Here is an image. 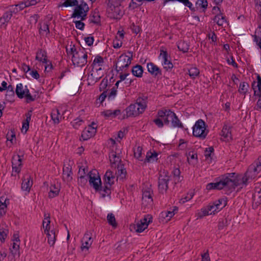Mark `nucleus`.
I'll use <instances>...</instances> for the list:
<instances>
[{
  "label": "nucleus",
  "instance_id": "f257e3e1",
  "mask_svg": "<svg viewBox=\"0 0 261 261\" xmlns=\"http://www.w3.org/2000/svg\"><path fill=\"white\" fill-rule=\"evenodd\" d=\"M259 167L255 168L254 165H251L243 176L234 172L226 173L219 177V180L215 182H211L206 185V189L227 190L229 193L234 191L236 188L241 185H246L254 179L260 172Z\"/></svg>",
  "mask_w": 261,
  "mask_h": 261
},
{
  "label": "nucleus",
  "instance_id": "f03ea898",
  "mask_svg": "<svg viewBox=\"0 0 261 261\" xmlns=\"http://www.w3.org/2000/svg\"><path fill=\"white\" fill-rule=\"evenodd\" d=\"M106 13L107 16L113 19H120L124 12L121 10L119 0H108Z\"/></svg>",
  "mask_w": 261,
  "mask_h": 261
},
{
  "label": "nucleus",
  "instance_id": "7ed1b4c3",
  "mask_svg": "<svg viewBox=\"0 0 261 261\" xmlns=\"http://www.w3.org/2000/svg\"><path fill=\"white\" fill-rule=\"evenodd\" d=\"M115 175L112 171L108 170L104 176V183L103 188L100 190L102 197L110 196L111 194V187L114 184Z\"/></svg>",
  "mask_w": 261,
  "mask_h": 261
},
{
  "label": "nucleus",
  "instance_id": "20e7f679",
  "mask_svg": "<svg viewBox=\"0 0 261 261\" xmlns=\"http://www.w3.org/2000/svg\"><path fill=\"white\" fill-rule=\"evenodd\" d=\"M87 52L85 49L79 47L78 50L72 56V62L74 66L82 67L87 64Z\"/></svg>",
  "mask_w": 261,
  "mask_h": 261
},
{
  "label": "nucleus",
  "instance_id": "39448f33",
  "mask_svg": "<svg viewBox=\"0 0 261 261\" xmlns=\"http://www.w3.org/2000/svg\"><path fill=\"white\" fill-rule=\"evenodd\" d=\"M130 56L121 55L118 59L117 62L114 65L115 69L117 72L119 71H125L131 63L132 60V53L128 52Z\"/></svg>",
  "mask_w": 261,
  "mask_h": 261
},
{
  "label": "nucleus",
  "instance_id": "423d86ee",
  "mask_svg": "<svg viewBox=\"0 0 261 261\" xmlns=\"http://www.w3.org/2000/svg\"><path fill=\"white\" fill-rule=\"evenodd\" d=\"M208 134L206 129L205 123L202 119H199L193 127V135L201 140L204 139Z\"/></svg>",
  "mask_w": 261,
  "mask_h": 261
},
{
  "label": "nucleus",
  "instance_id": "0eeeda50",
  "mask_svg": "<svg viewBox=\"0 0 261 261\" xmlns=\"http://www.w3.org/2000/svg\"><path fill=\"white\" fill-rule=\"evenodd\" d=\"M15 93L17 97L19 98H25L27 102L34 101L36 99V95H32L27 86L23 87L21 83L16 85Z\"/></svg>",
  "mask_w": 261,
  "mask_h": 261
},
{
  "label": "nucleus",
  "instance_id": "6e6552de",
  "mask_svg": "<svg viewBox=\"0 0 261 261\" xmlns=\"http://www.w3.org/2000/svg\"><path fill=\"white\" fill-rule=\"evenodd\" d=\"M170 180V177L168 173L164 171L160 172L158 177V190L160 193L165 194L168 189V184Z\"/></svg>",
  "mask_w": 261,
  "mask_h": 261
},
{
  "label": "nucleus",
  "instance_id": "1a4fd4ad",
  "mask_svg": "<svg viewBox=\"0 0 261 261\" xmlns=\"http://www.w3.org/2000/svg\"><path fill=\"white\" fill-rule=\"evenodd\" d=\"M95 171L94 172L90 171L88 173L89 182L91 187H92L96 191H98L100 194V190L102 189L101 179L99 175H96Z\"/></svg>",
  "mask_w": 261,
  "mask_h": 261
},
{
  "label": "nucleus",
  "instance_id": "9d476101",
  "mask_svg": "<svg viewBox=\"0 0 261 261\" xmlns=\"http://www.w3.org/2000/svg\"><path fill=\"white\" fill-rule=\"evenodd\" d=\"M13 237L14 239L13 240V243L11 244L10 247V254L8 256L11 260L14 259L16 257H19L20 255L19 239L18 237H17V234H14Z\"/></svg>",
  "mask_w": 261,
  "mask_h": 261
},
{
  "label": "nucleus",
  "instance_id": "9b49d317",
  "mask_svg": "<svg viewBox=\"0 0 261 261\" xmlns=\"http://www.w3.org/2000/svg\"><path fill=\"white\" fill-rule=\"evenodd\" d=\"M22 167V159L18 154L14 155L12 158V172L11 175L16 176L20 172Z\"/></svg>",
  "mask_w": 261,
  "mask_h": 261
},
{
  "label": "nucleus",
  "instance_id": "f8f14e48",
  "mask_svg": "<svg viewBox=\"0 0 261 261\" xmlns=\"http://www.w3.org/2000/svg\"><path fill=\"white\" fill-rule=\"evenodd\" d=\"M152 222V217L149 215H145L143 219H141L135 226L137 232H142L147 228L148 224Z\"/></svg>",
  "mask_w": 261,
  "mask_h": 261
},
{
  "label": "nucleus",
  "instance_id": "ddd939ff",
  "mask_svg": "<svg viewBox=\"0 0 261 261\" xmlns=\"http://www.w3.org/2000/svg\"><path fill=\"white\" fill-rule=\"evenodd\" d=\"M96 124L93 122L83 130L81 137L83 140H87L93 137L96 133Z\"/></svg>",
  "mask_w": 261,
  "mask_h": 261
},
{
  "label": "nucleus",
  "instance_id": "4468645a",
  "mask_svg": "<svg viewBox=\"0 0 261 261\" xmlns=\"http://www.w3.org/2000/svg\"><path fill=\"white\" fill-rule=\"evenodd\" d=\"M148 102V97L144 94H139V97L136 99V104L139 108L138 111L142 114L147 108V103Z\"/></svg>",
  "mask_w": 261,
  "mask_h": 261
},
{
  "label": "nucleus",
  "instance_id": "2eb2a0df",
  "mask_svg": "<svg viewBox=\"0 0 261 261\" xmlns=\"http://www.w3.org/2000/svg\"><path fill=\"white\" fill-rule=\"evenodd\" d=\"M92 242L93 239L90 232H86L82 239L81 250L82 251H84L85 249L88 250L91 247Z\"/></svg>",
  "mask_w": 261,
  "mask_h": 261
},
{
  "label": "nucleus",
  "instance_id": "dca6fc26",
  "mask_svg": "<svg viewBox=\"0 0 261 261\" xmlns=\"http://www.w3.org/2000/svg\"><path fill=\"white\" fill-rule=\"evenodd\" d=\"M88 12L82 9L80 6L75 7L73 12L71 15V18H76L81 20H84L86 19Z\"/></svg>",
  "mask_w": 261,
  "mask_h": 261
},
{
  "label": "nucleus",
  "instance_id": "f3484780",
  "mask_svg": "<svg viewBox=\"0 0 261 261\" xmlns=\"http://www.w3.org/2000/svg\"><path fill=\"white\" fill-rule=\"evenodd\" d=\"M160 57H162L163 60V65L164 68L167 70L171 69L173 65L170 60H168V54L166 50L160 49Z\"/></svg>",
  "mask_w": 261,
  "mask_h": 261
},
{
  "label": "nucleus",
  "instance_id": "a211bd4d",
  "mask_svg": "<svg viewBox=\"0 0 261 261\" xmlns=\"http://www.w3.org/2000/svg\"><path fill=\"white\" fill-rule=\"evenodd\" d=\"M168 115L167 116L170 117L171 119L172 126L174 127L184 128V125L181 122L178 117L175 113L173 111H169L168 112Z\"/></svg>",
  "mask_w": 261,
  "mask_h": 261
},
{
  "label": "nucleus",
  "instance_id": "6ab92c4d",
  "mask_svg": "<svg viewBox=\"0 0 261 261\" xmlns=\"http://www.w3.org/2000/svg\"><path fill=\"white\" fill-rule=\"evenodd\" d=\"M148 71L154 77H158L162 75V71L156 65L152 62L148 63L147 65Z\"/></svg>",
  "mask_w": 261,
  "mask_h": 261
},
{
  "label": "nucleus",
  "instance_id": "aec40b11",
  "mask_svg": "<svg viewBox=\"0 0 261 261\" xmlns=\"http://www.w3.org/2000/svg\"><path fill=\"white\" fill-rule=\"evenodd\" d=\"M135 109V106L134 105L131 104L128 107H127L124 111H123V118H125V115H126V118L129 117H136L141 113L139 111H137L138 112H136Z\"/></svg>",
  "mask_w": 261,
  "mask_h": 261
},
{
  "label": "nucleus",
  "instance_id": "412c9836",
  "mask_svg": "<svg viewBox=\"0 0 261 261\" xmlns=\"http://www.w3.org/2000/svg\"><path fill=\"white\" fill-rule=\"evenodd\" d=\"M110 161L112 167L115 168L117 166V164H121V159L120 155H117L116 152L112 151L109 154Z\"/></svg>",
  "mask_w": 261,
  "mask_h": 261
},
{
  "label": "nucleus",
  "instance_id": "4be33fe9",
  "mask_svg": "<svg viewBox=\"0 0 261 261\" xmlns=\"http://www.w3.org/2000/svg\"><path fill=\"white\" fill-rule=\"evenodd\" d=\"M49 21H46L42 23L41 22H40L38 24V29L39 33L41 35H44L45 34L46 37H48V35L50 34V31L49 28Z\"/></svg>",
  "mask_w": 261,
  "mask_h": 261
},
{
  "label": "nucleus",
  "instance_id": "5701e85b",
  "mask_svg": "<svg viewBox=\"0 0 261 261\" xmlns=\"http://www.w3.org/2000/svg\"><path fill=\"white\" fill-rule=\"evenodd\" d=\"M169 111H172L169 109H162L159 110L157 113V116L159 117H160L162 119H163L164 124L169 125L170 121H171V119L169 120L170 117L167 116L168 115V112Z\"/></svg>",
  "mask_w": 261,
  "mask_h": 261
},
{
  "label": "nucleus",
  "instance_id": "b1692460",
  "mask_svg": "<svg viewBox=\"0 0 261 261\" xmlns=\"http://www.w3.org/2000/svg\"><path fill=\"white\" fill-rule=\"evenodd\" d=\"M33 185V181L31 177L27 175L24 177L21 184V189L23 191L29 192Z\"/></svg>",
  "mask_w": 261,
  "mask_h": 261
},
{
  "label": "nucleus",
  "instance_id": "393cba45",
  "mask_svg": "<svg viewBox=\"0 0 261 261\" xmlns=\"http://www.w3.org/2000/svg\"><path fill=\"white\" fill-rule=\"evenodd\" d=\"M71 167L69 166L64 167L63 168V179L64 181L69 182L72 179Z\"/></svg>",
  "mask_w": 261,
  "mask_h": 261
},
{
  "label": "nucleus",
  "instance_id": "a878e982",
  "mask_svg": "<svg viewBox=\"0 0 261 261\" xmlns=\"http://www.w3.org/2000/svg\"><path fill=\"white\" fill-rule=\"evenodd\" d=\"M252 88L255 95L261 96V77L259 75L257 77V85H256L255 82H253L252 84Z\"/></svg>",
  "mask_w": 261,
  "mask_h": 261
},
{
  "label": "nucleus",
  "instance_id": "bb28decb",
  "mask_svg": "<svg viewBox=\"0 0 261 261\" xmlns=\"http://www.w3.org/2000/svg\"><path fill=\"white\" fill-rule=\"evenodd\" d=\"M89 20L90 23H93L96 24L100 23V16L97 9H96L91 12L89 16Z\"/></svg>",
  "mask_w": 261,
  "mask_h": 261
},
{
  "label": "nucleus",
  "instance_id": "cd10ccee",
  "mask_svg": "<svg viewBox=\"0 0 261 261\" xmlns=\"http://www.w3.org/2000/svg\"><path fill=\"white\" fill-rule=\"evenodd\" d=\"M36 60L43 63L47 64L48 63L47 53L45 50L39 49L36 53Z\"/></svg>",
  "mask_w": 261,
  "mask_h": 261
},
{
  "label": "nucleus",
  "instance_id": "c85d7f7f",
  "mask_svg": "<svg viewBox=\"0 0 261 261\" xmlns=\"http://www.w3.org/2000/svg\"><path fill=\"white\" fill-rule=\"evenodd\" d=\"M47 236V242L50 246H53L56 240V230L52 229L44 232Z\"/></svg>",
  "mask_w": 261,
  "mask_h": 261
},
{
  "label": "nucleus",
  "instance_id": "c756f323",
  "mask_svg": "<svg viewBox=\"0 0 261 261\" xmlns=\"http://www.w3.org/2000/svg\"><path fill=\"white\" fill-rule=\"evenodd\" d=\"M177 211L176 206L173 207L172 211H164L161 213V217L164 218L166 222L169 221L171 218L175 215V212Z\"/></svg>",
  "mask_w": 261,
  "mask_h": 261
},
{
  "label": "nucleus",
  "instance_id": "7c9ffc66",
  "mask_svg": "<svg viewBox=\"0 0 261 261\" xmlns=\"http://www.w3.org/2000/svg\"><path fill=\"white\" fill-rule=\"evenodd\" d=\"M187 160L189 164L194 165L198 161L197 154L194 151H190L186 153Z\"/></svg>",
  "mask_w": 261,
  "mask_h": 261
},
{
  "label": "nucleus",
  "instance_id": "2f4dec72",
  "mask_svg": "<svg viewBox=\"0 0 261 261\" xmlns=\"http://www.w3.org/2000/svg\"><path fill=\"white\" fill-rule=\"evenodd\" d=\"M253 202L256 204V206L261 204V188H255V192L252 197Z\"/></svg>",
  "mask_w": 261,
  "mask_h": 261
},
{
  "label": "nucleus",
  "instance_id": "473e14b6",
  "mask_svg": "<svg viewBox=\"0 0 261 261\" xmlns=\"http://www.w3.org/2000/svg\"><path fill=\"white\" fill-rule=\"evenodd\" d=\"M121 111L120 110H115L113 111L110 110H106L101 112V115L105 117L115 118L117 116L120 114Z\"/></svg>",
  "mask_w": 261,
  "mask_h": 261
},
{
  "label": "nucleus",
  "instance_id": "72a5a7b5",
  "mask_svg": "<svg viewBox=\"0 0 261 261\" xmlns=\"http://www.w3.org/2000/svg\"><path fill=\"white\" fill-rule=\"evenodd\" d=\"M216 209L218 210L219 212L223 208H224L227 204V198H220L217 200H216L214 202Z\"/></svg>",
  "mask_w": 261,
  "mask_h": 261
},
{
  "label": "nucleus",
  "instance_id": "f704fd0d",
  "mask_svg": "<svg viewBox=\"0 0 261 261\" xmlns=\"http://www.w3.org/2000/svg\"><path fill=\"white\" fill-rule=\"evenodd\" d=\"M51 117L55 123L58 124L62 118L59 110L57 109L53 110L51 113Z\"/></svg>",
  "mask_w": 261,
  "mask_h": 261
},
{
  "label": "nucleus",
  "instance_id": "c9c22d12",
  "mask_svg": "<svg viewBox=\"0 0 261 261\" xmlns=\"http://www.w3.org/2000/svg\"><path fill=\"white\" fill-rule=\"evenodd\" d=\"M12 15L9 13V12L7 10L6 11L3 16L0 17V24L1 26L3 25H7V23L9 21L12 17Z\"/></svg>",
  "mask_w": 261,
  "mask_h": 261
},
{
  "label": "nucleus",
  "instance_id": "e433bc0d",
  "mask_svg": "<svg viewBox=\"0 0 261 261\" xmlns=\"http://www.w3.org/2000/svg\"><path fill=\"white\" fill-rule=\"evenodd\" d=\"M132 72L134 76L138 77H141L143 73V69L142 66L137 65L133 67Z\"/></svg>",
  "mask_w": 261,
  "mask_h": 261
},
{
  "label": "nucleus",
  "instance_id": "4c0bfd02",
  "mask_svg": "<svg viewBox=\"0 0 261 261\" xmlns=\"http://www.w3.org/2000/svg\"><path fill=\"white\" fill-rule=\"evenodd\" d=\"M249 88V85L246 82H241L240 84L238 92L240 94L245 96Z\"/></svg>",
  "mask_w": 261,
  "mask_h": 261
},
{
  "label": "nucleus",
  "instance_id": "58836bf2",
  "mask_svg": "<svg viewBox=\"0 0 261 261\" xmlns=\"http://www.w3.org/2000/svg\"><path fill=\"white\" fill-rule=\"evenodd\" d=\"M231 127L224 125L221 130V135L224 138L228 140L229 138H231Z\"/></svg>",
  "mask_w": 261,
  "mask_h": 261
},
{
  "label": "nucleus",
  "instance_id": "ea45409f",
  "mask_svg": "<svg viewBox=\"0 0 261 261\" xmlns=\"http://www.w3.org/2000/svg\"><path fill=\"white\" fill-rule=\"evenodd\" d=\"M7 90V93L6 94V98L9 101H11L15 96V92L14 88L12 85H9L8 86Z\"/></svg>",
  "mask_w": 261,
  "mask_h": 261
},
{
  "label": "nucleus",
  "instance_id": "a19ab883",
  "mask_svg": "<svg viewBox=\"0 0 261 261\" xmlns=\"http://www.w3.org/2000/svg\"><path fill=\"white\" fill-rule=\"evenodd\" d=\"M158 153L154 151L153 152H147L146 158L145 159V162H153L154 161H157Z\"/></svg>",
  "mask_w": 261,
  "mask_h": 261
},
{
  "label": "nucleus",
  "instance_id": "79ce46f5",
  "mask_svg": "<svg viewBox=\"0 0 261 261\" xmlns=\"http://www.w3.org/2000/svg\"><path fill=\"white\" fill-rule=\"evenodd\" d=\"M44 219L43 221V226L44 230V232L50 231V216L49 214H44Z\"/></svg>",
  "mask_w": 261,
  "mask_h": 261
},
{
  "label": "nucleus",
  "instance_id": "37998d69",
  "mask_svg": "<svg viewBox=\"0 0 261 261\" xmlns=\"http://www.w3.org/2000/svg\"><path fill=\"white\" fill-rule=\"evenodd\" d=\"M116 168L117 171L116 172V174H117L118 176H120L121 178L125 177L126 171L124 168V165L123 164H117Z\"/></svg>",
  "mask_w": 261,
  "mask_h": 261
},
{
  "label": "nucleus",
  "instance_id": "c03bdc74",
  "mask_svg": "<svg viewBox=\"0 0 261 261\" xmlns=\"http://www.w3.org/2000/svg\"><path fill=\"white\" fill-rule=\"evenodd\" d=\"M213 20L219 26H223V24L226 22V17L223 14L221 15L215 16Z\"/></svg>",
  "mask_w": 261,
  "mask_h": 261
},
{
  "label": "nucleus",
  "instance_id": "a18cd8bd",
  "mask_svg": "<svg viewBox=\"0 0 261 261\" xmlns=\"http://www.w3.org/2000/svg\"><path fill=\"white\" fill-rule=\"evenodd\" d=\"M60 191V189L56 187L55 185H52L50 187V190L48 193V197L50 198H53L58 195Z\"/></svg>",
  "mask_w": 261,
  "mask_h": 261
},
{
  "label": "nucleus",
  "instance_id": "49530a36",
  "mask_svg": "<svg viewBox=\"0 0 261 261\" xmlns=\"http://www.w3.org/2000/svg\"><path fill=\"white\" fill-rule=\"evenodd\" d=\"M78 5V1L77 0H65V2L61 4H60V7H76Z\"/></svg>",
  "mask_w": 261,
  "mask_h": 261
},
{
  "label": "nucleus",
  "instance_id": "de8ad7c7",
  "mask_svg": "<svg viewBox=\"0 0 261 261\" xmlns=\"http://www.w3.org/2000/svg\"><path fill=\"white\" fill-rule=\"evenodd\" d=\"M177 47L178 49L184 53H187L189 49V45L187 42L183 41L179 42Z\"/></svg>",
  "mask_w": 261,
  "mask_h": 261
},
{
  "label": "nucleus",
  "instance_id": "09e8293b",
  "mask_svg": "<svg viewBox=\"0 0 261 261\" xmlns=\"http://www.w3.org/2000/svg\"><path fill=\"white\" fill-rule=\"evenodd\" d=\"M152 192L150 190H146L143 192L142 199L146 200L147 199L148 202H152L153 199L152 197Z\"/></svg>",
  "mask_w": 261,
  "mask_h": 261
},
{
  "label": "nucleus",
  "instance_id": "8fccbe9b",
  "mask_svg": "<svg viewBox=\"0 0 261 261\" xmlns=\"http://www.w3.org/2000/svg\"><path fill=\"white\" fill-rule=\"evenodd\" d=\"M188 74L192 79H195L199 74V70L196 67H192L188 70Z\"/></svg>",
  "mask_w": 261,
  "mask_h": 261
},
{
  "label": "nucleus",
  "instance_id": "3c124183",
  "mask_svg": "<svg viewBox=\"0 0 261 261\" xmlns=\"http://www.w3.org/2000/svg\"><path fill=\"white\" fill-rule=\"evenodd\" d=\"M103 63V58L100 56H97L92 64V66L93 67V68H94V67H96V66H101L102 65Z\"/></svg>",
  "mask_w": 261,
  "mask_h": 261
},
{
  "label": "nucleus",
  "instance_id": "603ef678",
  "mask_svg": "<svg viewBox=\"0 0 261 261\" xmlns=\"http://www.w3.org/2000/svg\"><path fill=\"white\" fill-rule=\"evenodd\" d=\"M107 220L110 225L113 227H116L117 226V224L116 221L115 216L112 213H109L107 216Z\"/></svg>",
  "mask_w": 261,
  "mask_h": 261
},
{
  "label": "nucleus",
  "instance_id": "864d4df0",
  "mask_svg": "<svg viewBox=\"0 0 261 261\" xmlns=\"http://www.w3.org/2000/svg\"><path fill=\"white\" fill-rule=\"evenodd\" d=\"M84 123V121L83 120H82L81 118H77L71 122V124L74 128L79 129Z\"/></svg>",
  "mask_w": 261,
  "mask_h": 261
},
{
  "label": "nucleus",
  "instance_id": "5fc2aeb1",
  "mask_svg": "<svg viewBox=\"0 0 261 261\" xmlns=\"http://www.w3.org/2000/svg\"><path fill=\"white\" fill-rule=\"evenodd\" d=\"M117 88H115V87H113L111 90L110 92L107 94L108 95V99L109 100H113L115 98V96L117 94Z\"/></svg>",
  "mask_w": 261,
  "mask_h": 261
},
{
  "label": "nucleus",
  "instance_id": "6e6d98bb",
  "mask_svg": "<svg viewBox=\"0 0 261 261\" xmlns=\"http://www.w3.org/2000/svg\"><path fill=\"white\" fill-rule=\"evenodd\" d=\"M196 5L201 8L203 9V11L206 9L208 3L206 0H197L196 2Z\"/></svg>",
  "mask_w": 261,
  "mask_h": 261
},
{
  "label": "nucleus",
  "instance_id": "4d7b16f0",
  "mask_svg": "<svg viewBox=\"0 0 261 261\" xmlns=\"http://www.w3.org/2000/svg\"><path fill=\"white\" fill-rule=\"evenodd\" d=\"M214 150V149L213 147H210L205 149L204 156L206 160H208L209 158H210L211 160L212 159L211 155Z\"/></svg>",
  "mask_w": 261,
  "mask_h": 261
},
{
  "label": "nucleus",
  "instance_id": "13d9d810",
  "mask_svg": "<svg viewBox=\"0 0 261 261\" xmlns=\"http://www.w3.org/2000/svg\"><path fill=\"white\" fill-rule=\"evenodd\" d=\"M88 178H89L88 175L87 177L86 176L81 175L79 176L78 178V184L82 187H84L86 185L87 182Z\"/></svg>",
  "mask_w": 261,
  "mask_h": 261
},
{
  "label": "nucleus",
  "instance_id": "bf43d9fd",
  "mask_svg": "<svg viewBox=\"0 0 261 261\" xmlns=\"http://www.w3.org/2000/svg\"><path fill=\"white\" fill-rule=\"evenodd\" d=\"M130 27L133 33L136 34V35L139 33L141 31V29L140 26L135 24L134 22L132 23Z\"/></svg>",
  "mask_w": 261,
  "mask_h": 261
},
{
  "label": "nucleus",
  "instance_id": "052dcab7",
  "mask_svg": "<svg viewBox=\"0 0 261 261\" xmlns=\"http://www.w3.org/2000/svg\"><path fill=\"white\" fill-rule=\"evenodd\" d=\"M8 233V230L4 229L3 230L0 229V240L1 242L3 243L5 242L6 238L7 237Z\"/></svg>",
  "mask_w": 261,
  "mask_h": 261
},
{
  "label": "nucleus",
  "instance_id": "680f3d73",
  "mask_svg": "<svg viewBox=\"0 0 261 261\" xmlns=\"http://www.w3.org/2000/svg\"><path fill=\"white\" fill-rule=\"evenodd\" d=\"M108 86V79L104 78L101 81V83L99 85V90L100 91H106L107 87Z\"/></svg>",
  "mask_w": 261,
  "mask_h": 261
},
{
  "label": "nucleus",
  "instance_id": "e2e57ef3",
  "mask_svg": "<svg viewBox=\"0 0 261 261\" xmlns=\"http://www.w3.org/2000/svg\"><path fill=\"white\" fill-rule=\"evenodd\" d=\"M122 40L116 38L113 40V46L115 48H118L122 46Z\"/></svg>",
  "mask_w": 261,
  "mask_h": 261
},
{
  "label": "nucleus",
  "instance_id": "0e129e2a",
  "mask_svg": "<svg viewBox=\"0 0 261 261\" xmlns=\"http://www.w3.org/2000/svg\"><path fill=\"white\" fill-rule=\"evenodd\" d=\"M227 221L226 219L220 220L218 223V227L219 230H222L227 226Z\"/></svg>",
  "mask_w": 261,
  "mask_h": 261
},
{
  "label": "nucleus",
  "instance_id": "69168bd1",
  "mask_svg": "<svg viewBox=\"0 0 261 261\" xmlns=\"http://www.w3.org/2000/svg\"><path fill=\"white\" fill-rule=\"evenodd\" d=\"M100 77H95L94 73L92 72L88 76V81L91 84H94L99 79Z\"/></svg>",
  "mask_w": 261,
  "mask_h": 261
},
{
  "label": "nucleus",
  "instance_id": "338daca9",
  "mask_svg": "<svg viewBox=\"0 0 261 261\" xmlns=\"http://www.w3.org/2000/svg\"><path fill=\"white\" fill-rule=\"evenodd\" d=\"M83 20H81L80 19L79 20H76L74 21L73 22H74L75 27L76 29H79L80 30H83L85 27V23L82 22Z\"/></svg>",
  "mask_w": 261,
  "mask_h": 261
},
{
  "label": "nucleus",
  "instance_id": "774afa93",
  "mask_svg": "<svg viewBox=\"0 0 261 261\" xmlns=\"http://www.w3.org/2000/svg\"><path fill=\"white\" fill-rule=\"evenodd\" d=\"M252 165H254L255 168L258 169V167H259V171L260 172L261 171V155L258 157V159L255 161L253 164H251Z\"/></svg>",
  "mask_w": 261,
  "mask_h": 261
}]
</instances>
